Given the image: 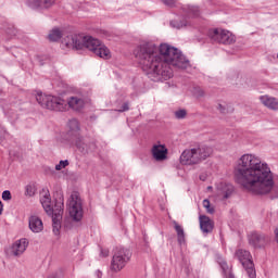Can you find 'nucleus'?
I'll return each instance as SVG.
<instances>
[{
	"label": "nucleus",
	"mask_w": 278,
	"mask_h": 278,
	"mask_svg": "<svg viewBox=\"0 0 278 278\" xmlns=\"http://www.w3.org/2000/svg\"><path fill=\"white\" fill-rule=\"evenodd\" d=\"M142 71L148 75H155L165 81L173 77V68H188L189 61L179 49L161 43L160 47L153 41H141L134 51Z\"/></svg>",
	"instance_id": "1"
},
{
	"label": "nucleus",
	"mask_w": 278,
	"mask_h": 278,
	"mask_svg": "<svg viewBox=\"0 0 278 278\" xmlns=\"http://www.w3.org/2000/svg\"><path fill=\"white\" fill-rule=\"evenodd\" d=\"M235 179L243 190L252 194H268L275 186L268 164L253 154H243L235 168Z\"/></svg>",
	"instance_id": "2"
},
{
	"label": "nucleus",
	"mask_w": 278,
	"mask_h": 278,
	"mask_svg": "<svg viewBox=\"0 0 278 278\" xmlns=\"http://www.w3.org/2000/svg\"><path fill=\"white\" fill-rule=\"evenodd\" d=\"M64 42L68 49H76L77 51L88 49V51H91L98 58H102V60H110L112 58L110 49L99 39L90 36L71 35L64 39Z\"/></svg>",
	"instance_id": "3"
},
{
	"label": "nucleus",
	"mask_w": 278,
	"mask_h": 278,
	"mask_svg": "<svg viewBox=\"0 0 278 278\" xmlns=\"http://www.w3.org/2000/svg\"><path fill=\"white\" fill-rule=\"evenodd\" d=\"M212 155V148L200 146L193 149L185 150L180 155V164L184 166H194V164H201L204 160H207Z\"/></svg>",
	"instance_id": "4"
},
{
	"label": "nucleus",
	"mask_w": 278,
	"mask_h": 278,
	"mask_svg": "<svg viewBox=\"0 0 278 278\" xmlns=\"http://www.w3.org/2000/svg\"><path fill=\"white\" fill-rule=\"evenodd\" d=\"M129 260H131V250L127 248H116L111 262V270H113V273H121V270L129 264Z\"/></svg>",
	"instance_id": "5"
},
{
	"label": "nucleus",
	"mask_w": 278,
	"mask_h": 278,
	"mask_svg": "<svg viewBox=\"0 0 278 278\" xmlns=\"http://www.w3.org/2000/svg\"><path fill=\"white\" fill-rule=\"evenodd\" d=\"M36 99L39 105L46 108V110H52L53 112H64L66 110V101L62 98L38 94Z\"/></svg>",
	"instance_id": "6"
},
{
	"label": "nucleus",
	"mask_w": 278,
	"mask_h": 278,
	"mask_svg": "<svg viewBox=\"0 0 278 278\" xmlns=\"http://www.w3.org/2000/svg\"><path fill=\"white\" fill-rule=\"evenodd\" d=\"M235 257L243 266L250 278L257 277V274L255 273V264H253V256L251 255V252L243 249H238L235 252Z\"/></svg>",
	"instance_id": "7"
},
{
	"label": "nucleus",
	"mask_w": 278,
	"mask_h": 278,
	"mask_svg": "<svg viewBox=\"0 0 278 278\" xmlns=\"http://www.w3.org/2000/svg\"><path fill=\"white\" fill-rule=\"evenodd\" d=\"M207 36L212 42H217L218 45L236 43V35L229 30L212 28L208 30Z\"/></svg>",
	"instance_id": "8"
},
{
	"label": "nucleus",
	"mask_w": 278,
	"mask_h": 278,
	"mask_svg": "<svg viewBox=\"0 0 278 278\" xmlns=\"http://www.w3.org/2000/svg\"><path fill=\"white\" fill-rule=\"evenodd\" d=\"M67 140L75 144V147L81 153H86V144L81 143V135L79 134V122L77 119H71L68 122Z\"/></svg>",
	"instance_id": "9"
},
{
	"label": "nucleus",
	"mask_w": 278,
	"mask_h": 278,
	"mask_svg": "<svg viewBox=\"0 0 278 278\" xmlns=\"http://www.w3.org/2000/svg\"><path fill=\"white\" fill-rule=\"evenodd\" d=\"M68 212L71 218L79 223L81 218H84V205L81 204V198H79V193L74 191L68 201Z\"/></svg>",
	"instance_id": "10"
},
{
	"label": "nucleus",
	"mask_w": 278,
	"mask_h": 278,
	"mask_svg": "<svg viewBox=\"0 0 278 278\" xmlns=\"http://www.w3.org/2000/svg\"><path fill=\"white\" fill-rule=\"evenodd\" d=\"M62 214H64V202H56L54 207H52V213L48 214V216H52V231L54 236H60Z\"/></svg>",
	"instance_id": "11"
},
{
	"label": "nucleus",
	"mask_w": 278,
	"mask_h": 278,
	"mask_svg": "<svg viewBox=\"0 0 278 278\" xmlns=\"http://www.w3.org/2000/svg\"><path fill=\"white\" fill-rule=\"evenodd\" d=\"M29 247V241L25 238H22L17 241H15L11 248L9 249L10 255H13V257H21L27 251V248Z\"/></svg>",
	"instance_id": "12"
},
{
	"label": "nucleus",
	"mask_w": 278,
	"mask_h": 278,
	"mask_svg": "<svg viewBox=\"0 0 278 278\" xmlns=\"http://www.w3.org/2000/svg\"><path fill=\"white\" fill-rule=\"evenodd\" d=\"M249 244L254 249H263L268 244V237L264 233L252 232L249 235Z\"/></svg>",
	"instance_id": "13"
},
{
	"label": "nucleus",
	"mask_w": 278,
	"mask_h": 278,
	"mask_svg": "<svg viewBox=\"0 0 278 278\" xmlns=\"http://www.w3.org/2000/svg\"><path fill=\"white\" fill-rule=\"evenodd\" d=\"M152 155L156 162H163V160H166V155H168V149L163 144H154L152 147Z\"/></svg>",
	"instance_id": "14"
},
{
	"label": "nucleus",
	"mask_w": 278,
	"mask_h": 278,
	"mask_svg": "<svg viewBox=\"0 0 278 278\" xmlns=\"http://www.w3.org/2000/svg\"><path fill=\"white\" fill-rule=\"evenodd\" d=\"M28 226H29L30 231H33V233H40V231H42V229H45L42 219H40V217H38L36 215H33L29 217Z\"/></svg>",
	"instance_id": "15"
},
{
	"label": "nucleus",
	"mask_w": 278,
	"mask_h": 278,
	"mask_svg": "<svg viewBox=\"0 0 278 278\" xmlns=\"http://www.w3.org/2000/svg\"><path fill=\"white\" fill-rule=\"evenodd\" d=\"M200 229L203 233H212L214 231V222L205 215H200Z\"/></svg>",
	"instance_id": "16"
},
{
	"label": "nucleus",
	"mask_w": 278,
	"mask_h": 278,
	"mask_svg": "<svg viewBox=\"0 0 278 278\" xmlns=\"http://www.w3.org/2000/svg\"><path fill=\"white\" fill-rule=\"evenodd\" d=\"M55 3V0H28V5L34 10H38V8H51Z\"/></svg>",
	"instance_id": "17"
},
{
	"label": "nucleus",
	"mask_w": 278,
	"mask_h": 278,
	"mask_svg": "<svg viewBox=\"0 0 278 278\" xmlns=\"http://www.w3.org/2000/svg\"><path fill=\"white\" fill-rule=\"evenodd\" d=\"M67 104L70 108H72V110L79 112V110H84L85 101L79 97H71Z\"/></svg>",
	"instance_id": "18"
},
{
	"label": "nucleus",
	"mask_w": 278,
	"mask_h": 278,
	"mask_svg": "<svg viewBox=\"0 0 278 278\" xmlns=\"http://www.w3.org/2000/svg\"><path fill=\"white\" fill-rule=\"evenodd\" d=\"M260 100H261V103L265 105V108H268L269 110H278V100L276 98L262 96Z\"/></svg>",
	"instance_id": "19"
},
{
	"label": "nucleus",
	"mask_w": 278,
	"mask_h": 278,
	"mask_svg": "<svg viewBox=\"0 0 278 278\" xmlns=\"http://www.w3.org/2000/svg\"><path fill=\"white\" fill-rule=\"evenodd\" d=\"M182 11L186 16H190L191 18H195L201 14V10L199 9V7L194 5H185L182 7Z\"/></svg>",
	"instance_id": "20"
},
{
	"label": "nucleus",
	"mask_w": 278,
	"mask_h": 278,
	"mask_svg": "<svg viewBox=\"0 0 278 278\" xmlns=\"http://www.w3.org/2000/svg\"><path fill=\"white\" fill-rule=\"evenodd\" d=\"M40 203L48 215L53 214V206H51V195L49 193H46L40 199Z\"/></svg>",
	"instance_id": "21"
},
{
	"label": "nucleus",
	"mask_w": 278,
	"mask_h": 278,
	"mask_svg": "<svg viewBox=\"0 0 278 278\" xmlns=\"http://www.w3.org/2000/svg\"><path fill=\"white\" fill-rule=\"evenodd\" d=\"M174 229L177 233L178 244H184V242H186V232L184 231V227H181L177 222H174Z\"/></svg>",
	"instance_id": "22"
},
{
	"label": "nucleus",
	"mask_w": 278,
	"mask_h": 278,
	"mask_svg": "<svg viewBox=\"0 0 278 278\" xmlns=\"http://www.w3.org/2000/svg\"><path fill=\"white\" fill-rule=\"evenodd\" d=\"M62 30L60 28H53L50 34L48 35L49 41L50 42H58V40L62 39Z\"/></svg>",
	"instance_id": "23"
},
{
	"label": "nucleus",
	"mask_w": 278,
	"mask_h": 278,
	"mask_svg": "<svg viewBox=\"0 0 278 278\" xmlns=\"http://www.w3.org/2000/svg\"><path fill=\"white\" fill-rule=\"evenodd\" d=\"M217 264L220 266L224 277L229 275V273H232L231 266H229V264H227V261H225L223 257L217 258Z\"/></svg>",
	"instance_id": "24"
},
{
	"label": "nucleus",
	"mask_w": 278,
	"mask_h": 278,
	"mask_svg": "<svg viewBox=\"0 0 278 278\" xmlns=\"http://www.w3.org/2000/svg\"><path fill=\"white\" fill-rule=\"evenodd\" d=\"M169 24L176 29H182V27H188V25H190L188 20H173Z\"/></svg>",
	"instance_id": "25"
},
{
	"label": "nucleus",
	"mask_w": 278,
	"mask_h": 278,
	"mask_svg": "<svg viewBox=\"0 0 278 278\" xmlns=\"http://www.w3.org/2000/svg\"><path fill=\"white\" fill-rule=\"evenodd\" d=\"M231 194H233V186L231 185H225L223 191H222V195L224 199H229V197H231Z\"/></svg>",
	"instance_id": "26"
},
{
	"label": "nucleus",
	"mask_w": 278,
	"mask_h": 278,
	"mask_svg": "<svg viewBox=\"0 0 278 278\" xmlns=\"http://www.w3.org/2000/svg\"><path fill=\"white\" fill-rule=\"evenodd\" d=\"M187 114L186 110H178L175 112V117L178 119L186 118Z\"/></svg>",
	"instance_id": "27"
},
{
	"label": "nucleus",
	"mask_w": 278,
	"mask_h": 278,
	"mask_svg": "<svg viewBox=\"0 0 278 278\" xmlns=\"http://www.w3.org/2000/svg\"><path fill=\"white\" fill-rule=\"evenodd\" d=\"M25 194L26 197H34V194H36V189H34L31 185H27Z\"/></svg>",
	"instance_id": "28"
},
{
	"label": "nucleus",
	"mask_w": 278,
	"mask_h": 278,
	"mask_svg": "<svg viewBox=\"0 0 278 278\" xmlns=\"http://www.w3.org/2000/svg\"><path fill=\"white\" fill-rule=\"evenodd\" d=\"M66 166H68V161H60V163L55 165V170H62V168H66Z\"/></svg>",
	"instance_id": "29"
},
{
	"label": "nucleus",
	"mask_w": 278,
	"mask_h": 278,
	"mask_svg": "<svg viewBox=\"0 0 278 278\" xmlns=\"http://www.w3.org/2000/svg\"><path fill=\"white\" fill-rule=\"evenodd\" d=\"M203 207L207 210L208 214H214V210L211 207L210 200H203Z\"/></svg>",
	"instance_id": "30"
},
{
	"label": "nucleus",
	"mask_w": 278,
	"mask_h": 278,
	"mask_svg": "<svg viewBox=\"0 0 278 278\" xmlns=\"http://www.w3.org/2000/svg\"><path fill=\"white\" fill-rule=\"evenodd\" d=\"M2 199L3 201H11L12 200V193L9 190H5L2 192Z\"/></svg>",
	"instance_id": "31"
},
{
	"label": "nucleus",
	"mask_w": 278,
	"mask_h": 278,
	"mask_svg": "<svg viewBox=\"0 0 278 278\" xmlns=\"http://www.w3.org/2000/svg\"><path fill=\"white\" fill-rule=\"evenodd\" d=\"M164 5H167V8H174L175 3H177V0H162Z\"/></svg>",
	"instance_id": "32"
},
{
	"label": "nucleus",
	"mask_w": 278,
	"mask_h": 278,
	"mask_svg": "<svg viewBox=\"0 0 278 278\" xmlns=\"http://www.w3.org/2000/svg\"><path fill=\"white\" fill-rule=\"evenodd\" d=\"M117 112H129V102H125Z\"/></svg>",
	"instance_id": "33"
},
{
	"label": "nucleus",
	"mask_w": 278,
	"mask_h": 278,
	"mask_svg": "<svg viewBox=\"0 0 278 278\" xmlns=\"http://www.w3.org/2000/svg\"><path fill=\"white\" fill-rule=\"evenodd\" d=\"M217 110H218L222 114H225V112H227V109H226L225 105H223V104H218V105H217Z\"/></svg>",
	"instance_id": "34"
},
{
	"label": "nucleus",
	"mask_w": 278,
	"mask_h": 278,
	"mask_svg": "<svg viewBox=\"0 0 278 278\" xmlns=\"http://www.w3.org/2000/svg\"><path fill=\"white\" fill-rule=\"evenodd\" d=\"M100 255L102 257H108V255H110V250H101Z\"/></svg>",
	"instance_id": "35"
},
{
	"label": "nucleus",
	"mask_w": 278,
	"mask_h": 278,
	"mask_svg": "<svg viewBox=\"0 0 278 278\" xmlns=\"http://www.w3.org/2000/svg\"><path fill=\"white\" fill-rule=\"evenodd\" d=\"M3 214V203L0 201V216Z\"/></svg>",
	"instance_id": "36"
},
{
	"label": "nucleus",
	"mask_w": 278,
	"mask_h": 278,
	"mask_svg": "<svg viewBox=\"0 0 278 278\" xmlns=\"http://www.w3.org/2000/svg\"><path fill=\"white\" fill-rule=\"evenodd\" d=\"M203 94H204L203 91H200L199 97H203Z\"/></svg>",
	"instance_id": "37"
},
{
	"label": "nucleus",
	"mask_w": 278,
	"mask_h": 278,
	"mask_svg": "<svg viewBox=\"0 0 278 278\" xmlns=\"http://www.w3.org/2000/svg\"><path fill=\"white\" fill-rule=\"evenodd\" d=\"M200 179H203V176H200Z\"/></svg>",
	"instance_id": "38"
}]
</instances>
